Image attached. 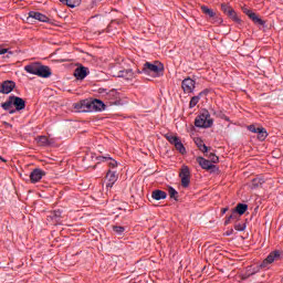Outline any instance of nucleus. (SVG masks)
Wrapping results in <instances>:
<instances>
[{
  "instance_id": "nucleus-1",
  "label": "nucleus",
  "mask_w": 283,
  "mask_h": 283,
  "mask_svg": "<svg viewBox=\"0 0 283 283\" xmlns=\"http://www.w3.org/2000/svg\"><path fill=\"white\" fill-rule=\"evenodd\" d=\"M14 105L17 112H21L22 109H25V101L19 96H9L8 101L1 104L2 109L6 112H9V114H14V109H12V106Z\"/></svg>"
},
{
  "instance_id": "nucleus-2",
  "label": "nucleus",
  "mask_w": 283,
  "mask_h": 283,
  "mask_svg": "<svg viewBox=\"0 0 283 283\" xmlns=\"http://www.w3.org/2000/svg\"><path fill=\"white\" fill-rule=\"evenodd\" d=\"M213 126V118H211V114L209 111H203L199 116L195 119V127H199L201 129H209V127Z\"/></svg>"
},
{
  "instance_id": "nucleus-3",
  "label": "nucleus",
  "mask_w": 283,
  "mask_h": 283,
  "mask_svg": "<svg viewBox=\"0 0 283 283\" xmlns=\"http://www.w3.org/2000/svg\"><path fill=\"white\" fill-rule=\"evenodd\" d=\"M164 71L165 66L160 62H156L155 64L146 62L143 67L144 74H154L155 76H161Z\"/></svg>"
},
{
  "instance_id": "nucleus-4",
  "label": "nucleus",
  "mask_w": 283,
  "mask_h": 283,
  "mask_svg": "<svg viewBox=\"0 0 283 283\" xmlns=\"http://www.w3.org/2000/svg\"><path fill=\"white\" fill-rule=\"evenodd\" d=\"M280 260H282V252H280L279 250L273 251L261 263L260 268L266 269V266H269V264H273V262H280Z\"/></svg>"
},
{
  "instance_id": "nucleus-5",
  "label": "nucleus",
  "mask_w": 283,
  "mask_h": 283,
  "mask_svg": "<svg viewBox=\"0 0 283 283\" xmlns=\"http://www.w3.org/2000/svg\"><path fill=\"white\" fill-rule=\"evenodd\" d=\"M179 177L181 178V187L187 189V187H189V185L191 184V171H189V167L184 166L181 168Z\"/></svg>"
},
{
  "instance_id": "nucleus-6",
  "label": "nucleus",
  "mask_w": 283,
  "mask_h": 283,
  "mask_svg": "<svg viewBox=\"0 0 283 283\" xmlns=\"http://www.w3.org/2000/svg\"><path fill=\"white\" fill-rule=\"evenodd\" d=\"M221 10L222 12H224V14H227V17H229V19H232L234 23H242V20L240 19V17H238L235 10H233V8H231L230 6L221 4Z\"/></svg>"
},
{
  "instance_id": "nucleus-7",
  "label": "nucleus",
  "mask_w": 283,
  "mask_h": 283,
  "mask_svg": "<svg viewBox=\"0 0 283 283\" xmlns=\"http://www.w3.org/2000/svg\"><path fill=\"white\" fill-rule=\"evenodd\" d=\"M75 112L87 113L92 112V104L90 99H83L78 103L73 104Z\"/></svg>"
},
{
  "instance_id": "nucleus-8",
  "label": "nucleus",
  "mask_w": 283,
  "mask_h": 283,
  "mask_svg": "<svg viewBox=\"0 0 283 283\" xmlns=\"http://www.w3.org/2000/svg\"><path fill=\"white\" fill-rule=\"evenodd\" d=\"M181 88L185 94H192L193 90H196V81L191 77H187L181 82Z\"/></svg>"
},
{
  "instance_id": "nucleus-9",
  "label": "nucleus",
  "mask_w": 283,
  "mask_h": 283,
  "mask_svg": "<svg viewBox=\"0 0 283 283\" xmlns=\"http://www.w3.org/2000/svg\"><path fill=\"white\" fill-rule=\"evenodd\" d=\"M27 19H28V21H30L31 19H34L35 21H41L42 23L50 22V18H48V15H45L39 11H30L29 17Z\"/></svg>"
},
{
  "instance_id": "nucleus-10",
  "label": "nucleus",
  "mask_w": 283,
  "mask_h": 283,
  "mask_svg": "<svg viewBox=\"0 0 283 283\" xmlns=\"http://www.w3.org/2000/svg\"><path fill=\"white\" fill-rule=\"evenodd\" d=\"M43 176H45V171H43L41 168H35L30 174V180L34 185L36 182H40Z\"/></svg>"
},
{
  "instance_id": "nucleus-11",
  "label": "nucleus",
  "mask_w": 283,
  "mask_h": 283,
  "mask_svg": "<svg viewBox=\"0 0 283 283\" xmlns=\"http://www.w3.org/2000/svg\"><path fill=\"white\" fill-rule=\"evenodd\" d=\"M106 187H114V185L116 184V181L118 180V174L116 172V170H112L108 169L107 174H106Z\"/></svg>"
},
{
  "instance_id": "nucleus-12",
  "label": "nucleus",
  "mask_w": 283,
  "mask_h": 283,
  "mask_svg": "<svg viewBox=\"0 0 283 283\" xmlns=\"http://www.w3.org/2000/svg\"><path fill=\"white\" fill-rule=\"evenodd\" d=\"M97 160H99L101 163L108 161V167L112 171H114L116 169V167H118V161L111 158L109 155L99 156V157H97Z\"/></svg>"
},
{
  "instance_id": "nucleus-13",
  "label": "nucleus",
  "mask_w": 283,
  "mask_h": 283,
  "mask_svg": "<svg viewBox=\"0 0 283 283\" xmlns=\"http://www.w3.org/2000/svg\"><path fill=\"white\" fill-rule=\"evenodd\" d=\"M243 12L247 14V17H249V19H251V21H253V23H256L258 25H264V21L260 19L255 12L251 11L250 9H243Z\"/></svg>"
},
{
  "instance_id": "nucleus-14",
  "label": "nucleus",
  "mask_w": 283,
  "mask_h": 283,
  "mask_svg": "<svg viewBox=\"0 0 283 283\" xmlns=\"http://www.w3.org/2000/svg\"><path fill=\"white\" fill-rule=\"evenodd\" d=\"M40 65H41L40 62H32L24 66V72H27L28 74H33L34 76H38Z\"/></svg>"
},
{
  "instance_id": "nucleus-15",
  "label": "nucleus",
  "mask_w": 283,
  "mask_h": 283,
  "mask_svg": "<svg viewBox=\"0 0 283 283\" xmlns=\"http://www.w3.org/2000/svg\"><path fill=\"white\" fill-rule=\"evenodd\" d=\"M38 76H40V78H50V76H52V70H50V66H45L40 63V67L38 69Z\"/></svg>"
},
{
  "instance_id": "nucleus-16",
  "label": "nucleus",
  "mask_w": 283,
  "mask_h": 283,
  "mask_svg": "<svg viewBox=\"0 0 283 283\" xmlns=\"http://www.w3.org/2000/svg\"><path fill=\"white\" fill-rule=\"evenodd\" d=\"M198 165L201 166V168L206 169V171H209L211 169H216V165L211 164L209 159H206L203 157H197Z\"/></svg>"
},
{
  "instance_id": "nucleus-17",
  "label": "nucleus",
  "mask_w": 283,
  "mask_h": 283,
  "mask_svg": "<svg viewBox=\"0 0 283 283\" xmlns=\"http://www.w3.org/2000/svg\"><path fill=\"white\" fill-rule=\"evenodd\" d=\"M14 87H17V83L12 82V81H4L1 84V94H10V92H12V90H14Z\"/></svg>"
},
{
  "instance_id": "nucleus-18",
  "label": "nucleus",
  "mask_w": 283,
  "mask_h": 283,
  "mask_svg": "<svg viewBox=\"0 0 283 283\" xmlns=\"http://www.w3.org/2000/svg\"><path fill=\"white\" fill-rule=\"evenodd\" d=\"M87 67L85 66H80L74 71V76L75 78H77V81H83L87 76Z\"/></svg>"
},
{
  "instance_id": "nucleus-19",
  "label": "nucleus",
  "mask_w": 283,
  "mask_h": 283,
  "mask_svg": "<svg viewBox=\"0 0 283 283\" xmlns=\"http://www.w3.org/2000/svg\"><path fill=\"white\" fill-rule=\"evenodd\" d=\"M201 12L209 17V19L212 20V23H216V21H218V17H216V12L213 11V9H210L207 6H201Z\"/></svg>"
},
{
  "instance_id": "nucleus-20",
  "label": "nucleus",
  "mask_w": 283,
  "mask_h": 283,
  "mask_svg": "<svg viewBox=\"0 0 283 283\" xmlns=\"http://www.w3.org/2000/svg\"><path fill=\"white\" fill-rule=\"evenodd\" d=\"M102 109H105V104L103 103V101H91V112H101Z\"/></svg>"
},
{
  "instance_id": "nucleus-21",
  "label": "nucleus",
  "mask_w": 283,
  "mask_h": 283,
  "mask_svg": "<svg viewBox=\"0 0 283 283\" xmlns=\"http://www.w3.org/2000/svg\"><path fill=\"white\" fill-rule=\"evenodd\" d=\"M248 209H249V206L247 203H238L233 213H239V216H244Z\"/></svg>"
},
{
  "instance_id": "nucleus-22",
  "label": "nucleus",
  "mask_w": 283,
  "mask_h": 283,
  "mask_svg": "<svg viewBox=\"0 0 283 283\" xmlns=\"http://www.w3.org/2000/svg\"><path fill=\"white\" fill-rule=\"evenodd\" d=\"M151 198L154 200H165V198H167V192L163 190H154L151 193Z\"/></svg>"
},
{
  "instance_id": "nucleus-23",
  "label": "nucleus",
  "mask_w": 283,
  "mask_h": 283,
  "mask_svg": "<svg viewBox=\"0 0 283 283\" xmlns=\"http://www.w3.org/2000/svg\"><path fill=\"white\" fill-rule=\"evenodd\" d=\"M195 144L197 145L198 149L202 151V154H207V151H209V147L205 145V142L201 138H196Z\"/></svg>"
},
{
  "instance_id": "nucleus-24",
  "label": "nucleus",
  "mask_w": 283,
  "mask_h": 283,
  "mask_svg": "<svg viewBox=\"0 0 283 283\" xmlns=\"http://www.w3.org/2000/svg\"><path fill=\"white\" fill-rule=\"evenodd\" d=\"M63 6H67V8H77L81 6V0H60Z\"/></svg>"
},
{
  "instance_id": "nucleus-25",
  "label": "nucleus",
  "mask_w": 283,
  "mask_h": 283,
  "mask_svg": "<svg viewBox=\"0 0 283 283\" xmlns=\"http://www.w3.org/2000/svg\"><path fill=\"white\" fill-rule=\"evenodd\" d=\"M201 96H202V92L199 93L198 95L191 97V99L189 102L190 109H193V107H196V105H198V103H200Z\"/></svg>"
},
{
  "instance_id": "nucleus-26",
  "label": "nucleus",
  "mask_w": 283,
  "mask_h": 283,
  "mask_svg": "<svg viewBox=\"0 0 283 283\" xmlns=\"http://www.w3.org/2000/svg\"><path fill=\"white\" fill-rule=\"evenodd\" d=\"M174 147H175V149H177V151H179V154H182V156H185V154H187V148H185V145L182 144V142L180 139L178 143H176V145Z\"/></svg>"
},
{
  "instance_id": "nucleus-27",
  "label": "nucleus",
  "mask_w": 283,
  "mask_h": 283,
  "mask_svg": "<svg viewBox=\"0 0 283 283\" xmlns=\"http://www.w3.org/2000/svg\"><path fill=\"white\" fill-rule=\"evenodd\" d=\"M258 134V139L259 140H266V137L269 136V133H266V129L264 127H261Z\"/></svg>"
},
{
  "instance_id": "nucleus-28",
  "label": "nucleus",
  "mask_w": 283,
  "mask_h": 283,
  "mask_svg": "<svg viewBox=\"0 0 283 283\" xmlns=\"http://www.w3.org/2000/svg\"><path fill=\"white\" fill-rule=\"evenodd\" d=\"M38 144L41 147H48V145H50V140L48 139L46 136H40V137H38Z\"/></svg>"
},
{
  "instance_id": "nucleus-29",
  "label": "nucleus",
  "mask_w": 283,
  "mask_h": 283,
  "mask_svg": "<svg viewBox=\"0 0 283 283\" xmlns=\"http://www.w3.org/2000/svg\"><path fill=\"white\" fill-rule=\"evenodd\" d=\"M165 137L168 140V143H170V145H174V146L176 145V143L180 140L178 136H174V135H166Z\"/></svg>"
},
{
  "instance_id": "nucleus-30",
  "label": "nucleus",
  "mask_w": 283,
  "mask_h": 283,
  "mask_svg": "<svg viewBox=\"0 0 283 283\" xmlns=\"http://www.w3.org/2000/svg\"><path fill=\"white\" fill-rule=\"evenodd\" d=\"M113 231H114V233H117V235H123V233H125V227L114 226Z\"/></svg>"
},
{
  "instance_id": "nucleus-31",
  "label": "nucleus",
  "mask_w": 283,
  "mask_h": 283,
  "mask_svg": "<svg viewBox=\"0 0 283 283\" xmlns=\"http://www.w3.org/2000/svg\"><path fill=\"white\" fill-rule=\"evenodd\" d=\"M262 182H264L262 179L260 178H254L252 179V189H258V187H261Z\"/></svg>"
},
{
  "instance_id": "nucleus-32",
  "label": "nucleus",
  "mask_w": 283,
  "mask_h": 283,
  "mask_svg": "<svg viewBox=\"0 0 283 283\" xmlns=\"http://www.w3.org/2000/svg\"><path fill=\"white\" fill-rule=\"evenodd\" d=\"M168 193L174 200H178V191L174 187L168 188Z\"/></svg>"
},
{
  "instance_id": "nucleus-33",
  "label": "nucleus",
  "mask_w": 283,
  "mask_h": 283,
  "mask_svg": "<svg viewBox=\"0 0 283 283\" xmlns=\"http://www.w3.org/2000/svg\"><path fill=\"white\" fill-rule=\"evenodd\" d=\"M208 158H209L210 163H213V164L220 163V158L213 153H210Z\"/></svg>"
},
{
  "instance_id": "nucleus-34",
  "label": "nucleus",
  "mask_w": 283,
  "mask_h": 283,
  "mask_svg": "<svg viewBox=\"0 0 283 283\" xmlns=\"http://www.w3.org/2000/svg\"><path fill=\"white\" fill-rule=\"evenodd\" d=\"M249 132H252V134H258L262 127H255V125L248 126Z\"/></svg>"
},
{
  "instance_id": "nucleus-35",
  "label": "nucleus",
  "mask_w": 283,
  "mask_h": 283,
  "mask_svg": "<svg viewBox=\"0 0 283 283\" xmlns=\"http://www.w3.org/2000/svg\"><path fill=\"white\" fill-rule=\"evenodd\" d=\"M234 229H235V231H244V229H247V224H244V223H237L234 226Z\"/></svg>"
},
{
  "instance_id": "nucleus-36",
  "label": "nucleus",
  "mask_w": 283,
  "mask_h": 283,
  "mask_svg": "<svg viewBox=\"0 0 283 283\" xmlns=\"http://www.w3.org/2000/svg\"><path fill=\"white\" fill-rule=\"evenodd\" d=\"M1 54H12V52H9L8 49H0V55Z\"/></svg>"
},
{
  "instance_id": "nucleus-37",
  "label": "nucleus",
  "mask_w": 283,
  "mask_h": 283,
  "mask_svg": "<svg viewBox=\"0 0 283 283\" xmlns=\"http://www.w3.org/2000/svg\"><path fill=\"white\" fill-rule=\"evenodd\" d=\"M125 74H132V70L120 71V74L118 76H125Z\"/></svg>"
},
{
  "instance_id": "nucleus-38",
  "label": "nucleus",
  "mask_w": 283,
  "mask_h": 283,
  "mask_svg": "<svg viewBox=\"0 0 283 283\" xmlns=\"http://www.w3.org/2000/svg\"><path fill=\"white\" fill-rule=\"evenodd\" d=\"M61 217V211H54L53 218H60Z\"/></svg>"
},
{
  "instance_id": "nucleus-39",
  "label": "nucleus",
  "mask_w": 283,
  "mask_h": 283,
  "mask_svg": "<svg viewBox=\"0 0 283 283\" xmlns=\"http://www.w3.org/2000/svg\"><path fill=\"white\" fill-rule=\"evenodd\" d=\"M251 275H255V271L252 272V273H247L245 276L243 277V280H247V277H251Z\"/></svg>"
},
{
  "instance_id": "nucleus-40",
  "label": "nucleus",
  "mask_w": 283,
  "mask_h": 283,
  "mask_svg": "<svg viewBox=\"0 0 283 283\" xmlns=\"http://www.w3.org/2000/svg\"><path fill=\"white\" fill-rule=\"evenodd\" d=\"M227 211H229V208H222V209H221L222 216H224V213H227Z\"/></svg>"
},
{
  "instance_id": "nucleus-41",
  "label": "nucleus",
  "mask_w": 283,
  "mask_h": 283,
  "mask_svg": "<svg viewBox=\"0 0 283 283\" xmlns=\"http://www.w3.org/2000/svg\"><path fill=\"white\" fill-rule=\"evenodd\" d=\"M230 222H231V219H229V217H228V219L226 220L224 224H229Z\"/></svg>"
},
{
  "instance_id": "nucleus-42",
  "label": "nucleus",
  "mask_w": 283,
  "mask_h": 283,
  "mask_svg": "<svg viewBox=\"0 0 283 283\" xmlns=\"http://www.w3.org/2000/svg\"><path fill=\"white\" fill-rule=\"evenodd\" d=\"M228 218L229 220H232V218H234V213L230 214Z\"/></svg>"
},
{
  "instance_id": "nucleus-43",
  "label": "nucleus",
  "mask_w": 283,
  "mask_h": 283,
  "mask_svg": "<svg viewBox=\"0 0 283 283\" xmlns=\"http://www.w3.org/2000/svg\"><path fill=\"white\" fill-rule=\"evenodd\" d=\"M0 160H2V163H6V159H3V157L0 156Z\"/></svg>"
},
{
  "instance_id": "nucleus-44",
  "label": "nucleus",
  "mask_w": 283,
  "mask_h": 283,
  "mask_svg": "<svg viewBox=\"0 0 283 283\" xmlns=\"http://www.w3.org/2000/svg\"><path fill=\"white\" fill-rule=\"evenodd\" d=\"M112 94H114V92H111V93L108 94V96H112Z\"/></svg>"
},
{
  "instance_id": "nucleus-45",
  "label": "nucleus",
  "mask_w": 283,
  "mask_h": 283,
  "mask_svg": "<svg viewBox=\"0 0 283 283\" xmlns=\"http://www.w3.org/2000/svg\"><path fill=\"white\" fill-rule=\"evenodd\" d=\"M227 235H231V233H230V232H228V233H227Z\"/></svg>"
},
{
  "instance_id": "nucleus-46",
  "label": "nucleus",
  "mask_w": 283,
  "mask_h": 283,
  "mask_svg": "<svg viewBox=\"0 0 283 283\" xmlns=\"http://www.w3.org/2000/svg\"><path fill=\"white\" fill-rule=\"evenodd\" d=\"M227 235H231V233H230V232H228V233H227Z\"/></svg>"
}]
</instances>
